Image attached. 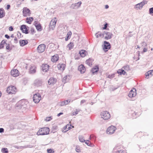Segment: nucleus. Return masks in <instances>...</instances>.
Wrapping results in <instances>:
<instances>
[{
    "label": "nucleus",
    "instance_id": "nucleus-1",
    "mask_svg": "<svg viewBox=\"0 0 153 153\" xmlns=\"http://www.w3.org/2000/svg\"><path fill=\"white\" fill-rule=\"evenodd\" d=\"M28 102L25 100H22L19 101L16 104V108L17 109L23 110L27 108Z\"/></svg>",
    "mask_w": 153,
    "mask_h": 153
},
{
    "label": "nucleus",
    "instance_id": "nucleus-2",
    "mask_svg": "<svg viewBox=\"0 0 153 153\" xmlns=\"http://www.w3.org/2000/svg\"><path fill=\"white\" fill-rule=\"evenodd\" d=\"M50 130L49 128L44 127L40 129L37 132V134L38 135L48 134H49Z\"/></svg>",
    "mask_w": 153,
    "mask_h": 153
},
{
    "label": "nucleus",
    "instance_id": "nucleus-3",
    "mask_svg": "<svg viewBox=\"0 0 153 153\" xmlns=\"http://www.w3.org/2000/svg\"><path fill=\"white\" fill-rule=\"evenodd\" d=\"M100 115L101 118L105 120L109 119L111 117V115L107 111H102L101 112Z\"/></svg>",
    "mask_w": 153,
    "mask_h": 153
},
{
    "label": "nucleus",
    "instance_id": "nucleus-4",
    "mask_svg": "<svg viewBox=\"0 0 153 153\" xmlns=\"http://www.w3.org/2000/svg\"><path fill=\"white\" fill-rule=\"evenodd\" d=\"M6 91L9 94H15L17 91V89L15 86H11L7 88Z\"/></svg>",
    "mask_w": 153,
    "mask_h": 153
},
{
    "label": "nucleus",
    "instance_id": "nucleus-5",
    "mask_svg": "<svg viewBox=\"0 0 153 153\" xmlns=\"http://www.w3.org/2000/svg\"><path fill=\"white\" fill-rule=\"evenodd\" d=\"M147 1L146 0H143L141 2L135 5L134 6V8L137 10H141L143 6L145 4H147Z\"/></svg>",
    "mask_w": 153,
    "mask_h": 153
},
{
    "label": "nucleus",
    "instance_id": "nucleus-6",
    "mask_svg": "<svg viewBox=\"0 0 153 153\" xmlns=\"http://www.w3.org/2000/svg\"><path fill=\"white\" fill-rule=\"evenodd\" d=\"M116 129V128L114 126H111L107 129V133L108 134H112L114 133Z\"/></svg>",
    "mask_w": 153,
    "mask_h": 153
},
{
    "label": "nucleus",
    "instance_id": "nucleus-7",
    "mask_svg": "<svg viewBox=\"0 0 153 153\" xmlns=\"http://www.w3.org/2000/svg\"><path fill=\"white\" fill-rule=\"evenodd\" d=\"M41 99V96L39 93L36 94L33 97V101L35 103H38Z\"/></svg>",
    "mask_w": 153,
    "mask_h": 153
},
{
    "label": "nucleus",
    "instance_id": "nucleus-8",
    "mask_svg": "<svg viewBox=\"0 0 153 153\" xmlns=\"http://www.w3.org/2000/svg\"><path fill=\"white\" fill-rule=\"evenodd\" d=\"M20 30L22 31V32L27 34L29 33L28 30L29 27L25 25H23L21 26Z\"/></svg>",
    "mask_w": 153,
    "mask_h": 153
},
{
    "label": "nucleus",
    "instance_id": "nucleus-9",
    "mask_svg": "<svg viewBox=\"0 0 153 153\" xmlns=\"http://www.w3.org/2000/svg\"><path fill=\"white\" fill-rule=\"evenodd\" d=\"M23 16L26 17L30 16L31 14L30 11V9L26 7H24L22 11Z\"/></svg>",
    "mask_w": 153,
    "mask_h": 153
},
{
    "label": "nucleus",
    "instance_id": "nucleus-10",
    "mask_svg": "<svg viewBox=\"0 0 153 153\" xmlns=\"http://www.w3.org/2000/svg\"><path fill=\"white\" fill-rule=\"evenodd\" d=\"M46 47V45L44 44H41L39 45L37 47L38 52L39 53L43 52L45 51Z\"/></svg>",
    "mask_w": 153,
    "mask_h": 153
},
{
    "label": "nucleus",
    "instance_id": "nucleus-11",
    "mask_svg": "<svg viewBox=\"0 0 153 153\" xmlns=\"http://www.w3.org/2000/svg\"><path fill=\"white\" fill-rule=\"evenodd\" d=\"M111 46L110 43L106 41L104 42V45L103 47V50L105 52L107 51L111 48Z\"/></svg>",
    "mask_w": 153,
    "mask_h": 153
},
{
    "label": "nucleus",
    "instance_id": "nucleus-12",
    "mask_svg": "<svg viewBox=\"0 0 153 153\" xmlns=\"http://www.w3.org/2000/svg\"><path fill=\"white\" fill-rule=\"evenodd\" d=\"M56 19V18H55V19H53L51 20L49 26L50 29L53 30L55 28L57 21Z\"/></svg>",
    "mask_w": 153,
    "mask_h": 153
},
{
    "label": "nucleus",
    "instance_id": "nucleus-13",
    "mask_svg": "<svg viewBox=\"0 0 153 153\" xmlns=\"http://www.w3.org/2000/svg\"><path fill=\"white\" fill-rule=\"evenodd\" d=\"M136 89L134 88H133L130 91L128 96L129 97L131 98L134 97L136 95Z\"/></svg>",
    "mask_w": 153,
    "mask_h": 153
},
{
    "label": "nucleus",
    "instance_id": "nucleus-14",
    "mask_svg": "<svg viewBox=\"0 0 153 153\" xmlns=\"http://www.w3.org/2000/svg\"><path fill=\"white\" fill-rule=\"evenodd\" d=\"M82 3L81 1H80L76 3L73 4L70 7L72 9H77L80 7Z\"/></svg>",
    "mask_w": 153,
    "mask_h": 153
},
{
    "label": "nucleus",
    "instance_id": "nucleus-15",
    "mask_svg": "<svg viewBox=\"0 0 153 153\" xmlns=\"http://www.w3.org/2000/svg\"><path fill=\"white\" fill-rule=\"evenodd\" d=\"M48 82L49 85H53L57 82V79L56 78L52 77L49 79Z\"/></svg>",
    "mask_w": 153,
    "mask_h": 153
},
{
    "label": "nucleus",
    "instance_id": "nucleus-16",
    "mask_svg": "<svg viewBox=\"0 0 153 153\" xmlns=\"http://www.w3.org/2000/svg\"><path fill=\"white\" fill-rule=\"evenodd\" d=\"M104 35L105 34L107 36L105 37V39L106 40L111 39L113 35L112 33L106 31H104Z\"/></svg>",
    "mask_w": 153,
    "mask_h": 153
},
{
    "label": "nucleus",
    "instance_id": "nucleus-17",
    "mask_svg": "<svg viewBox=\"0 0 153 153\" xmlns=\"http://www.w3.org/2000/svg\"><path fill=\"white\" fill-rule=\"evenodd\" d=\"M34 25L38 31H41L42 30V27L40 23H38L37 21H35L34 22Z\"/></svg>",
    "mask_w": 153,
    "mask_h": 153
},
{
    "label": "nucleus",
    "instance_id": "nucleus-18",
    "mask_svg": "<svg viewBox=\"0 0 153 153\" xmlns=\"http://www.w3.org/2000/svg\"><path fill=\"white\" fill-rule=\"evenodd\" d=\"M49 66L47 64H43L42 66V70L43 72H47L48 70Z\"/></svg>",
    "mask_w": 153,
    "mask_h": 153
},
{
    "label": "nucleus",
    "instance_id": "nucleus-19",
    "mask_svg": "<svg viewBox=\"0 0 153 153\" xmlns=\"http://www.w3.org/2000/svg\"><path fill=\"white\" fill-rule=\"evenodd\" d=\"M19 71L16 69H14L10 72L11 75L13 77H16L19 75Z\"/></svg>",
    "mask_w": 153,
    "mask_h": 153
},
{
    "label": "nucleus",
    "instance_id": "nucleus-20",
    "mask_svg": "<svg viewBox=\"0 0 153 153\" xmlns=\"http://www.w3.org/2000/svg\"><path fill=\"white\" fill-rule=\"evenodd\" d=\"M42 83V81L41 79H36L34 82V85L37 87L41 86Z\"/></svg>",
    "mask_w": 153,
    "mask_h": 153
},
{
    "label": "nucleus",
    "instance_id": "nucleus-21",
    "mask_svg": "<svg viewBox=\"0 0 153 153\" xmlns=\"http://www.w3.org/2000/svg\"><path fill=\"white\" fill-rule=\"evenodd\" d=\"M78 70L81 73H84L85 71V68L83 65L81 64L79 66Z\"/></svg>",
    "mask_w": 153,
    "mask_h": 153
},
{
    "label": "nucleus",
    "instance_id": "nucleus-22",
    "mask_svg": "<svg viewBox=\"0 0 153 153\" xmlns=\"http://www.w3.org/2000/svg\"><path fill=\"white\" fill-rule=\"evenodd\" d=\"M93 61V59L91 58H89L86 60L85 63L88 66L91 67L92 65V62Z\"/></svg>",
    "mask_w": 153,
    "mask_h": 153
},
{
    "label": "nucleus",
    "instance_id": "nucleus-23",
    "mask_svg": "<svg viewBox=\"0 0 153 153\" xmlns=\"http://www.w3.org/2000/svg\"><path fill=\"white\" fill-rule=\"evenodd\" d=\"M59 57L58 54H56L52 56L51 61L53 62H56L59 59Z\"/></svg>",
    "mask_w": 153,
    "mask_h": 153
},
{
    "label": "nucleus",
    "instance_id": "nucleus-24",
    "mask_svg": "<svg viewBox=\"0 0 153 153\" xmlns=\"http://www.w3.org/2000/svg\"><path fill=\"white\" fill-rule=\"evenodd\" d=\"M99 70V66L98 65H96L91 70V71L93 74H95L96 73L98 72Z\"/></svg>",
    "mask_w": 153,
    "mask_h": 153
},
{
    "label": "nucleus",
    "instance_id": "nucleus-25",
    "mask_svg": "<svg viewBox=\"0 0 153 153\" xmlns=\"http://www.w3.org/2000/svg\"><path fill=\"white\" fill-rule=\"evenodd\" d=\"M79 53L81 57H84L86 56L87 52L85 50H82L79 51Z\"/></svg>",
    "mask_w": 153,
    "mask_h": 153
},
{
    "label": "nucleus",
    "instance_id": "nucleus-26",
    "mask_svg": "<svg viewBox=\"0 0 153 153\" xmlns=\"http://www.w3.org/2000/svg\"><path fill=\"white\" fill-rule=\"evenodd\" d=\"M20 45L21 46H24L27 44L28 42L26 40H20L19 42Z\"/></svg>",
    "mask_w": 153,
    "mask_h": 153
},
{
    "label": "nucleus",
    "instance_id": "nucleus-27",
    "mask_svg": "<svg viewBox=\"0 0 153 153\" xmlns=\"http://www.w3.org/2000/svg\"><path fill=\"white\" fill-rule=\"evenodd\" d=\"M36 67L35 66H31L30 67L29 73L30 74H33L36 72Z\"/></svg>",
    "mask_w": 153,
    "mask_h": 153
},
{
    "label": "nucleus",
    "instance_id": "nucleus-28",
    "mask_svg": "<svg viewBox=\"0 0 153 153\" xmlns=\"http://www.w3.org/2000/svg\"><path fill=\"white\" fill-rule=\"evenodd\" d=\"M5 16V12L2 8L0 9V18H2Z\"/></svg>",
    "mask_w": 153,
    "mask_h": 153
},
{
    "label": "nucleus",
    "instance_id": "nucleus-29",
    "mask_svg": "<svg viewBox=\"0 0 153 153\" xmlns=\"http://www.w3.org/2000/svg\"><path fill=\"white\" fill-rule=\"evenodd\" d=\"M70 102V101L69 100H66L60 102V105L61 106L66 105L68 104Z\"/></svg>",
    "mask_w": 153,
    "mask_h": 153
},
{
    "label": "nucleus",
    "instance_id": "nucleus-30",
    "mask_svg": "<svg viewBox=\"0 0 153 153\" xmlns=\"http://www.w3.org/2000/svg\"><path fill=\"white\" fill-rule=\"evenodd\" d=\"M33 18L32 17H27L26 19V22L29 24H31L32 22L33 21Z\"/></svg>",
    "mask_w": 153,
    "mask_h": 153
},
{
    "label": "nucleus",
    "instance_id": "nucleus-31",
    "mask_svg": "<svg viewBox=\"0 0 153 153\" xmlns=\"http://www.w3.org/2000/svg\"><path fill=\"white\" fill-rule=\"evenodd\" d=\"M71 34L72 33L71 31H69L67 33V36L65 38V40L66 41H68L69 39H70Z\"/></svg>",
    "mask_w": 153,
    "mask_h": 153
},
{
    "label": "nucleus",
    "instance_id": "nucleus-32",
    "mask_svg": "<svg viewBox=\"0 0 153 153\" xmlns=\"http://www.w3.org/2000/svg\"><path fill=\"white\" fill-rule=\"evenodd\" d=\"M117 73L120 75H125L126 73V71L123 69H119L117 71Z\"/></svg>",
    "mask_w": 153,
    "mask_h": 153
},
{
    "label": "nucleus",
    "instance_id": "nucleus-33",
    "mask_svg": "<svg viewBox=\"0 0 153 153\" xmlns=\"http://www.w3.org/2000/svg\"><path fill=\"white\" fill-rule=\"evenodd\" d=\"M122 68L124 69V70L126 71H128L130 69V66L128 65H125L123 66Z\"/></svg>",
    "mask_w": 153,
    "mask_h": 153
},
{
    "label": "nucleus",
    "instance_id": "nucleus-34",
    "mask_svg": "<svg viewBox=\"0 0 153 153\" xmlns=\"http://www.w3.org/2000/svg\"><path fill=\"white\" fill-rule=\"evenodd\" d=\"M85 143L88 146H90L92 147L93 146H94V145H93L91 142L89 140H86L84 141Z\"/></svg>",
    "mask_w": 153,
    "mask_h": 153
},
{
    "label": "nucleus",
    "instance_id": "nucleus-35",
    "mask_svg": "<svg viewBox=\"0 0 153 153\" xmlns=\"http://www.w3.org/2000/svg\"><path fill=\"white\" fill-rule=\"evenodd\" d=\"M57 67L59 70H64L65 69V67L63 65L59 64L57 65Z\"/></svg>",
    "mask_w": 153,
    "mask_h": 153
},
{
    "label": "nucleus",
    "instance_id": "nucleus-36",
    "mask_svg": "<svg viewBox=\"0 0 153 153\" xmlns=\"http://www.w3.org/2000/svg\"><path fill=\"white\" fill-rule=\"evenodd\" d=\"M68 47L69 48V50H71V49L73 48V47L74 46V43L70 42L67 45Z\"/></svg>",
    "mask_w": 153,
    "mask_h": 153
},
{
    "label": "nucleus",
    "instance_id": "nucleus-37",
    "mask_svg": "<svg viewBox=\"0 0 153 153\" xmlns=\"http://www.w3.org/2000/svg\"><path fill=\"white\" fill-rule=\"evenodd\" d=\"M6 44V49L8 51H11L12 49V48L10 47V44L7 43Z\"/></svg>",
    "mask_w": 153,
    "mask_h": 153
},
{
    "label": "nucleus",
    "instance_id": "nucleus-38",
    "mask_svg": "<svg viewBox=\"0 0 153 153\" xmlns=\"http://www.w3.org/2000/svg\"><path fill=\"white\" fill-rule=\"evenodd\" d=\"M79 141L81 142H84L85 141L84 137L82 136H79Z\"/></svg>",
    "mask_w": 153,
    "mask_h": 153
},
{
    "label": "nucleus",
    "instance_id": "nucleus-39",
    "mask_svg": "<svg viewBox=\"0 0 153 153\" xmlns=\"http://www.w3.org/2000/svg\"><path fill=\"white\" fill-rule=\"evenodd\" d=\"M68 76H65L62 79V82L64 83H66L67 82V81H68L69 79H67V77Z\"/></svg>",
    "mask_w": 153,
    "mask_h": 153
},
{
    "label": "nucleus",
    "instance_id": "nucleus-40",
    "mask_svg": "<svg viewBox=\"0 0 153 153\" xmlns=\"http://www.w3.org/2000/svg\"><path fill=\"white\" fill-rule=\"evenodd\" d=\"M1 152L2 153H8V151L7 149L6 148H3L1 149Z\"/></svg>",
    "mask_w": 153,
    "mask_h": 153
},
{
    "label": "nucleus",
    "instance_id": "nucleus-41",
    "mask_svg": "<svg viewBox=\"0 0 153 153\" xmlns=\"http://www.w3.org/2000/svg\"><path fill=\"white\" fill-rule=\"evenodd\" d=\"M149 13L150 14L153 16V7L149 8Z\"/></svg>",
    "mask_w": 153,
    "mask_h": 153
},
{
    "label": "nucleus",
    "instance_id": "nucleus-42",
    "mask_svg": "<svg viewBox=\"0 0 153 153\" xmlns=\"http://www.w3.org/2000/svg\"><path fill=\"white\" fill-rule=\"evenodd\" d=\"M129 114H131L133 117H134L136 115V113L133 110L131 111L130 112Z\"/></svg>",
    "mask_w": 153,
    "mask_h": 153
},
{
    "label": "nucleus",
    "instance_id": "nucleus-43",
    "mask_svg": "<svg viewBox=\"0 0 153 153\" xmlns=\"http://www.w3.org/2000/svg\"><path fill=\"white\" fill-rule=\"evenodd\" d=\"M116 153H127V152L124 150H120L117 151Z\"/></svg>",
    "mask_w": 153,
    "mask_h": 153
},
{
    "label": "nucleus",
    "instance_id": "nucleus-44",
    "mask_svg": "<svg viewBox=\"0 0 153 153\" xmlns=\"http://www.w3.org/2000/svg\"><path fill=\"white\" fill-rule=\"evenodd\" d=\"M140 45L142 47H145L147 46V44L146 43L144 42H142L140 43Z\"/></svg>",
    "mask_w": 153,
    "mask_h": 153
},
{
    "label": "nucleus",
    "instance_id": "nucleus-45",
    "mask_svg": "<svg viewBox=\"0 0 153 153\" xmlns=\"http://www.w3.org/2000/svg\"><path fill=\"white\" fill-rule=\"evenodd\" d=\"M31 34H33L36 32V31L33 28H31L30 29Z\"/></svg>",
    "mask_w": 153,
    "mask_h": 153
},
{
    "label": "nucleus",
    "instance_id": "nucleus-46",
    "mask_svg": "<svg viewBox=\"0 0 153 153\" xmlns=\"http://www.w3.org/2000/svg\"><path fill=\"white\" fill-rule=\"evenodd\" d=\"M114 76H115V74H112L111 75H109L107 77L108 78H109L110 79H111V78H114Z\"/></svg>",
    "mask_w": 153,
    "mask_h": 153
},
{
    "label": "nucleus",
    "instance_id": "nucleus-47",
    "mask_svg": "<svg viewBox=\"0 0 153 153\" xmlns=\"http://www.w3.org/2000/svg\"><path fill=\"white\" fill-rule=\"evenodd\" d=\"M68 125H67L65 126V129H64L65 130V129H66L67 128V129H68L66 130L65 131H64V130L62 131H63V132H66L67 131H68V130H69L71 128L70 127H68V128H67V127H68Z\"/></svg>",
    "mask_w": 153,
    "mask_h": 153
},
{
    "label": "nucleus",
    "instance_id": "nucleus-48",
    "mask_svg": "<svg viewBox=\"0 0 153 153\" xmlns=\"http://www.w3.org/2000/svg\"><path fill=\"white\" fill-rule=\"evenodd\" d=\"M47 151L48 153H53L54 152L53 150L51 149H48Z\"/></svg>",
    "mask_w": 153,
    "mask_h": 153
},
{
    "label": "nucleus",
    "instance_id": "nucleus-49",
    "mask_svg": "<svg viewBox=\"0 0 153 153\" xmlns=\"http://www.w3.org/2000/svg\"><path fill=\"white\" fill-rule=\"evenodd\" d=\"M149 73V72L148 71L145 74V75L146 76V79H148L149 76H150V75Z\"/></svg>",
    "mask_w": 153,
    "mask_h": 153
},
{
    "label": "nucleus",
    "instance_id": "nucleus-50",
    "mask_svg": "<svg viewBox=\"0 0 153 153\" xmlns=\"http://www.w3.org/2000/svg\"><path fill=\"white\" fill-rule=\"evenodd\" d=\"M21 33L19 32H17V36L18 38H20L21 37Z\"/></svg>",
    "mask_w": 153,
    "mask_h": 153
},
{
    "label": "nucleus",
    "instance_id": "nucleus-51",
    "mask_svg": "<svg viewBox=\"0 0 153 153\" xmlns=\"http://www.w3.org/2000/svg\"><path fill=\"white\" fill-rule=\"evenodd\" d=\"M149 74L150 75V76L151 77L152 75H153V70H150L148 71Z\"/></svg>",
    "mask_w": 153,
    "mask_h": 153
},
{
    "label": "nucleus",
    "instance_id": "nucleus-52",
    "mask_svg": "<svg viewBox=\"0 0 153 153\" xmlns=\"http://www.w3.org/2000/svg\"><path fill=\"white\" fill-rule=\"evenodd\" d=\"M91 138H93L94 140H95L96 139V137L93 135H91L90 136L89 139H91Z\"/></svg>",
    "mask_w": 153,
    "mask_h": 153
},
{
    "label": "nucleus",
    "instance_id": "nucleus-53",
    "mask_svg": "<svg viewBox=\"0 0 153 153\" xmlns=\"http://www.w3.org/2000/svg\"><path fill=\"white\" fill-rule=\"evenodd\" d=\"M98 34L99 35V36L101 37L102 36V37H103L104 36V31L103 32V33H101V32H100V33H98Z\"/></svg>",
    "mask_w": 153,
    "mask_h": 153
},
{
    "label": "nucleus",
    "instance_id": "nucleus-54",
    "mask_svg": "<svg viewBox=\"0 0 153 153\" xmlns=\"http://www.w3.org/2000/svg\"><path fill=\"white\" fill-rule=\"evenodd\" d=\"M108 26V24L107 23H106L104 25V27H103V30H106L107 29V28Z\"/></svg>",
    "mask_w": 153,
    "mask_h": 153
},
{
    "label": "nucleus",
    "instance_id": "nucleus-55",
    "mask_svg": "<svg viewBox=\"0 0 153 153\" xmlns=\"http://www.w3.org/2000/svg\"><path fill=\"white\" fill-rule=\"evenodd\" d=\"M6 41H5L4 40H3L0 43V45H4V44H6Z\"/></svg>",
    "mask_w": 153,
    "mask_h": 153
},
{
    "label": "nucleus",
    "instance_id": "nucleus-56",
    "mask_svg": "<svg viewBox=\"0 0 153 153\" xmlns=\"http://www.w3.org/2000/svg\"><path fill=\"white\" fill-rule=\"evenodd\" d=\"M51 119V117H47L45 119V120L46 121H50Z\"/></svg>",
    "mask_w": 153,
    "mask_h": 153
},
{
    "label": "nucleus",
    "instance_id": "nucleus-57",
    "mask_svg": "<svg viewBox=\"0 0 153 153\" xmlns=\"http://www.w3.org/2000/svg\"><path fill=\"white\" fill-rule=\"evenodd\" d=\"M118 87H111V89L112 90V91H114L117 89L118 88Z\"/></svg>",
    "mask_w": 153,
    "mask_h": 153
},
{
    "label": "nucleus",
    "instance_id": "nucleus-58",
    "mask_svg": "<svg viewBox=\"0 0 153 153\" xmlns=\"http://www.w3.org/2000/svg\"><path fill=\"white\" fill-rule=\"evenodd\" d=\"M147 51V49L145 48H143V51L142 52V53H143L144 52H146Z\"/></svg>",
    "mask_w": 153,
    "mask_h": 153
},
{
    "label": "nucleus",
    "instance_id": "nucleus-59",
    "mask_svg": "<svg viewBox=\"0 0 153 153\" xmlns=\"http://www.w3.org/2000/svg\"><path fill=\"white\" fill-rule=\"evenodd\" d=\"M79 112V111H78L77 110H76L75 111H74L73 112V114L74 115H76V114H77Z\"/></svg>",
    "mask_w": 153,
    "mask_h": 153
},
{
    "label": "nucleus",
    "instance_id": "nucleus-60",
    "mask_svg": "<svg viewBox=\"0 0 153 153\" xmlns=\"http://www.w3.org/2000/svg\"><path fill=\"white\" fill-rule=\"evenodd\" d=\"M9 30L10 31H12L13 30V28L12 26H10L9 27Z\"/></svg>",
    "mask_w": 153,
    "mask_h": 153
},
{
    "label": "nucleus",
    "instance_id": "nucleus-61",
    "mask_svg": "<svg viewBox=\"0 0 153 153\" xmlns=\"http://www.w3.org/2000/svg\"><path fill=\"white\" fill-rule=\"evenodd\" d=\"M4 129L2 128H0V133H2L4 132Z\"/></svg>",
    "mask_w": 153,
    "mask_h": 153
},
{
    "label": "nucleus",
    "instance_id": "nucleus-62",
    "mask_svg": "<svg viewBox=\"0 0 153 153\" xmlns=\"http://www.w3.org/2000/svg\"><path fill=\"white\" fill-rule=\"evenodd\" d=\"M10 4H7V7H6V9L7 10H8L10 9Z\"/></svg>",
    "mask_w": 153,
    "mask_h": 153
},
{
    "label": "nucleus",
    "instance_id": "nucleus-63",
    "mask_svg": "<svg viewBox=\"0 0 153 153\" xmlns=\"http://www.w3.org/2000/svg\"><path fill=\"white\" fill-rule=\"evenodd\" d=\"M5 37L7 39H9L10 38V36L7 34H5Z\"/></svg>",
    "mask_w": 153,
    "mask_h": 153
},
{
    "label": "nucleus",
    "instance_id": "nucleus-64",
    "mask_svg": "<svg viewBox=\"0 0 153 153\" xmlns=\"http://www.w3.org/2000/svg\"><path fill=\"white\" fill-rule=\"evenodd\" d=\"M4 47V45H0V49L3 48Z\"/></svg>",
    "mask_w": 153,
    "mask_h": 153
}]
</instances>
